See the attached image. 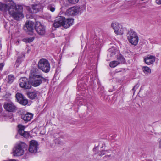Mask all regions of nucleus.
I'll use <instances>...</instances> for the list:
<instances>
[{"label":"nucleus","instance_id":"f257e3e1","mask_svg":"<svg viewBox=\"0 0 161 161\" xmlns=\"http://www.w3.org/2000/svg\"><path fill=\"white\" fill-rule=\"evenodd\" d=\"M29 78L32 86L34 87L38 86L43 82L48 80L46 78L43 76L41 71L37 68L33 69L31 71Z\"/></svg>","mask_w":161,"mask_h":161},{"label":"nucleus","instance_id":"f03ea898","mask_svg":"<svg viewBox=\"0 0 161 161\" xmlns=\"http://www.w3.org/2000/svg\"><path fill=\"white\" fill-rule=\"evenodd\" d=\"M23 7L22 5H16L14 3L11 4L8 8L10 15L16 20H18L20 18L23 17Z\"/></svg>","mask_w":161,"mask_h":161},{"label":"nucleus","instance_id":"7ed1b4c3","mask_svg":"<svg viewBox=\"0 0 161 161\" xmlns=\"http://www.w3.org/2000/svg\"><path fill=\"white\" fill-rule=\"evenodd\" d=\"M38 69L41 70L45 73L49 72L50 70L49 62L47 60L44 58L39 60L38 63Z\"/></svg>","mask_w":161,"mask_h":161},{"label":"nucleus","instance_id":"20e7f679","mask_svg":"<svg viewBox=\"0 0 161 161\" xmlns=\"http://www.w3.org/2000/svg\"><path fill=\"white\" fill-rule=\"evenodd\" d=\"M27 145L24 142H21L16 146L13 149V153L14 156H20L24 153V149L27 147Z\"/></svg>","mask_w":161,"mask_h":161},{"label":"nucleus","instance_id":"39448f33","mask_svg":"<svg viewBox=\"0 0 161 161\" xmlns=\"http://www.w3.org/2000/svg\"><path fill=\"white\" fill-rule=\"evenodd\" d=\"M127 37L130 43L135 46L137 45L139 38L136 32L132 30H130L128 33Z\"/></svg>","mask_w":161,"mask_h":161},{"label":"nucleus","instance_id":"423d86ee","mask_svg":"<svg viewBox=\"0 0 161 161\" xmlns=\"http://www.w3.org/2000/svg\"><path fill=\"white\" fill-rule=\"evenodd\" d=\"M19 82L20 86L25 89H29L31 88L32 86L29 79L25 77L21 78L19 80Z\"/></svg>","mask_w":161,"mask_h":161},{"label":"nucleus","instance_id":"0eeeda50","mask_svg":"<svg viewBox=\"0 0 161 161\" xmlns=\"http://www.w3.org/2000/svg\"><path fill=\"white\" fill-rule=\"evenodd\" d=\"M35 29L40 35H43L46 33V27L39 22H36L35 24Z\"/></svg>","mask_w":161,"mask_h":161},{"label":"nucleus","instance_id":"6e6552de","mask_svg":"<svg viewBox=\"0 0 161 161\" xmlns=\"http://www.w3.org/2000/svg\"><path fill=\"white\" fill-rule=\"evenodd\" d=\"M111 25L116 34L121 35L123 34L124 29L121 25L117 22H115L112 23Z\"/></svg>","mask_w":161,"mask_h":161},{"label":"nucleus","instance_id":"1a4fd4ad","mask_svg":"<svg viewBox=\"0 0 161 161\" xmlns=\"http://www.w3.org/2000/svg\"><path fill=\"white\" fill-rule=\"evenodd\" d=\"M80 9V7L78 6L71 7L66 10L65 14L68 16L76 15L79 13Z\"/></svg>","mask_w":161,"mask_h":161},{"label":"nucleus","instance_id":"9d476101","mask_svg":"<svg viewBox=\"0 0 161 161\" xmlns=\"http://www.w3.org/2000/svg\"><path fill=\"white\" fill-rule=\"evenodd\" d=\"M16 97L17 101L21 104L25 106L28 103V101L21 93H18L16 95Z\"/></svg>","mask_w":161,"mask_h":161},{"label":"nucleus","instance_id":"9b49d317","mask_svg":"<svg viewBox=\"0 0 161 161\" xmlns=\"http://www.w3.org/2000/svg\"><path fill=\"white\" fill-rule=\"evenodd\" d=\"M3 107L6 111L10 112H14L17 110L16 107L12 103H5Z\"/></svg>","mask_w":161,"mask_h":161},{"label":"nucleus","instance_id":"f8f14e48","mask_svg":"<svg viewBox=\"0 0 161 161\" xmlns=\"http://www.w3.org/2000/svg\"><path fill=\"white\" fill-rule=\"evenodd\" d=\"M42 8V6L40 4L33 5L31 8L29 6H27L26 8L27 10L31 13H37L40 11Z\"/></svg>","mask_w":161,"mask_h":161},{"label":"nucleus","instance_id":"ddd939ff","mask_svg":"<svg viewBox=\"0 0 161 161\" xmlns=\"http://www.w3.org/2000/svg\"><path fill=\"white\" fill-rule=\"evenodd\" d=\"M38 144L36 141L32 140L30 142L29 151L31 153H36L37 152Z\"/></svg>","mask_w":161,"mask_h":161},{"label":"nucleus","instance_id":"4468645a","mask_svg":"<svg viewBox=\"0 0 161 161\" xmlns=\"http://www.w3.org/2000/svg\"><path fill=\"white\" fill-rule=\"evenodd\" d=\"M25 31L29 34L32 35L33 33V24L31 22L27 21L24 26Z\"/></svg>","mask_w":161,"mask_h":161},{"label":"nucleus","instance_id":"2eb2a0df","mask_svg":"<svg viewBox=\"0 0 161 161\" xmlns=\"http://www.w3.org/2000/svg\"><path fill=\"white\" fill-rule=\"evenodd\" d=\"M64 17L59 16L56 18L53 24V26L55 28H58L61 26H63V21H64Z\"/></svg>","mask_w":161,"mask_h":161},{"label":"nucleus","instance_id":"dca6fc26","mask_svg":"<svg viewBox=\"0 0 161 161\" xmlns=\"http://www.w3.org/2000/svg\"><path fill=\"white\" fill-rule=\"evenodd\" d=\"M19 130L18 131V134H19L21 136H23L24 137L26 138L28 136V133L24 131L25 127L21 125H18Z\"/></svg>","mask_w":161,"mask_h":161},{"label":"nucleus","instance_id":"f3484780","mask_svg":"<svg viewBox=\"0 0 161 161\" xmlns=\"http://www.w3.org/2000/svg\"><path fill=\"white\" fill-rule=\"evenodd\" d=\"M73 22V19L69 18L65 19L64 18L63 26L65 28H67L72 25Z\"/></svg>","mask_w":161,"mask_h":161},{"label":"nucleus","instance_id":"a211bd4d","mask_svg":"<svg viewBox=\"0 0 161 161\" xmlns=\"http://www.w3.org/2000/svg\"><path fill=\"white\" fill-rule=\"evenodd\" d=\"M155 57L152 56H148L144 59L145 63L148 65H150L153 63L155 61Z\"/></svg>","mask_w":161,"mask_h":161},{"label":"nucleus","instance_id":"6ab92c4d","mask_svg":"<svg viewBox=\"0 0 161 161\" xmlns=\"http://www.w3.org/2000/svg\"><path fill=\"white\" fill-rule=\"evenodd\" d=\"M33 115L32 114L27 113L26 114H23L21 115V118L25 122L30 121L32 118Z\"/></svg>","mask_w":161,"mask_h":161},{"label":"nucleus","instance_id":"aec40b11","mask_svg":"<svg viewBox=\"0 0 161 161\" xmlns=\"http://www.w3.org/2000/svg\"><path fill=\"white\" fill-rule=\"evenodd\" d=\"M28 97L31 99H34L36 98L37 96V92L36 91L30 92L27 93Z\"/></svg>","mask_w":161,"mask_h":161},{"label":"nucleus","instance_id":"412c9836","mask_svg":"<svg viewBox=\"0 0 161 161\" xmlns=\"http://www.w3.org/2000/svg\"><path fill=\"white\" fill-rule=\"evenodd\" d=\"M9 7L6 4L0 2V10L6 12L8 10Z\"/></svg>","mask_w":161,"mask_h":161},{"label":"nucleus","instance_id":"4be33fe9","mask_svg":"<svg viewBox=\"0 0 161 161\" xmlns=\"http://www.w3.org/2000/svg\"><path fill=\"white\" fill-rule=\"evenodd\" d=\"M117 61L119 64H120L124 63L125 62V60L122 55H119L117 57Z\"/></svg>","mask_w":161,"mask_h":161},{"label":"nucleus","instance_id":"5701e85b","mask_svg":"<svg viewBox=\"0 0 161 161\" xmlns=\"http://www.w3.org/2000/svg\"><path fill=\"white\" fill-rule=\"evenodd\" d=\"M7 79L8 80V83L11 84L14 80V77L13 75H10L8 76Z\"/></svg>","mask_w":161,"mask_h":161},{"label":"nucleus","instance_id":"b1692460","mask_svg":"<svg viewBox=\"0 0 161 161\" xmlns=\"http://www.w3.org/2000/svg\"><path fill=\"white\" fill-rule=\"evenodd\" d=\"M34 40V37H26L23 39V41L26 43H31Z\"/></svg>","mask_w":161,"mask_h":161},{"label":"nucleus","instance_id":"393cba45","mask_svg":"<svg viewBox=\"0 0 161 161\" xmlns=\"http://www.w3.org/2000/svg\"><path fill=\"white\" fill-rule=\"evenodd\" d=\"M119 64L117 61H114L110 62L109 66L111 68H114Z\"/></svg>","mask_w":161,"mask_h":161},{"label":"nucleus","instance_id":"a878e982","mask_svg":"<svg viewBox=\"0 0 161 161\" xmlns=\"http://www.w3.org/2000/svg\"><path fill=\"white\" fill-rule=\"evenodd\" d=\"M22 57L20 56L18 57L15 64V65H16V67H18L21 63L22 61Z\"/></svg>","mask_w":161,"mask_h":161},{"label":"nucleus","instance_id":"bb28decb","mask_svg":"<svg viewBox=\"0 0 161 161\" xmlns=\"http://www.w3.org/2000/svg\"><path fill=\"white\" fill-rule=\"evenodd\" d=\"M143 71L144 72L147 74L150 73L151 72V69L148 67H143Z\"/></svg>","mask_w":161,"mask_h":161},{"label":"nucleus","instance_id":"cd10ccee","mask_svg":"<svg viewBox=\"0 0 161 161\" xmlns=\"http://www.w3.org/2000/svg\"><path fill=\"white\" fill-rule=\"evenodd\" d=\"M47 9L52 12H53L55 10V6L53 4H49L47 6Z\"/></svg>","mask_w":161,"mask_h":161},{"label":"nucleus","instance_id":"c85d7f7f","mask_svg":"<svg viewBox=\"0 0 161 161\" xmlns=\"http://www.w3.org/2000/svg\"><path fill=\"white\" fill-rule=\"evenodd\" d=\"M81 83L80 81H78L77 82L78 88L79 90H81L83 88V86L82 85L83 84H81Z\"/></svg>","mask_w":161,"mask_h":161},{"label":"nucleus","instance_id":"c756f323","mask_svg":"<svg viewBox=\"0 0 161 161\" xmlns=\"http://www.w3.org/2000/svg\"><path fill=\"white\" fill-rule=\"evenodd\" d=\"M79 0H68L69 2L71 4H74L77 3Z\"/></svg>","mask_w":161,"mask_h":161},{"label":"nucleus","instance_id":"7c9ffc66","mask_svg":"<svg viewBox=\"0 0 161 161\" xmlns=\"http://www.w3.org/2000/svg\"><path fill=\"white\" fill-rule=\"evenodd\" d=\"M106 151H107V150H102L99 153V155L100 156H102L105 154V152Z\"/></svg>","mask_w":161,"mask_h":161},{"label":"nucleus","instance_id":"2f4dec72","mask_svg":"<svg viewBox=\"0 0 161 161\" xmlns=\"http://www.w3.org/2000/svg\"><path fill=\"white\" fill-rule=\"evenodd\" d=\"M110 157H111V155H105V156H104L103 158L104 160H106L108 159H109V158Z\"/></svg>","mask_w":161,"mask_h":161},{"label":"nucleus","instance_id":"473e14b6","mask_svg":"<svg viewBox=\"0 0 161 161\" xmlns=\"http://www.w3.org/2000/svg\"><path fill=\"white\" fill-rule=\"evenodd\" d=\"M139 87V86L137 84L132 89V91H133L134 92H135V91H136L137 89H138V88Z\"/></svg>","mask_w":161,"mask_h":161},{"label":"nucleus","instance_id":"72a5a7b5","mask_svg":"<svg viewBox=\"0 0 161 161\" xmlns=\"http://www.w3.org/2000/svg\"><path fill=\"white\" fill-rule=\"evenodd\" d=\"M4 65V64L3 63H1L0 64V71L2 70Z\"/></svg>","mask_w":161,"mask_h":161},{"label":"nucleus","instance_id":"f704fd0d","mask_svg":"<svg viewBox=\"0 0 161 161\" xmlns=\"http://www.w3.org/2000/svg\"><path fill=\"white\" fill-rule=\"evenodd\" d=\"M5 1L7 3L8 2L10 3L11 4H12L13 3H14L12 0H5Z\"/></svg>","mask_w":161,"mask_h":161},{"label":"nucleus","instance_id":"c9c22d12","mask_svg":"<svg viewBox=\"0 0 161 161\" xmlns=\"http://www.w3.org/2000/svg\"><path fill=\"white\" fill-rule=\"evenodd\" d=\"M156 2L158 4H161V0H156Z\"/></svg>","mask_w":161,"mask_h":161},{"label":"nucleus","instance_id":"e433bc0d","mask_svg":"<svg viewBox=\"0 0 161 161\" xmlns=\"http://www.w3.org/2000/svg\"><path fill=\"white\" fill-rule=\"evenodd\" d=\"M58 143L59 144H62L63 143V142H61V141L58 142Z\"/></svg>","mask_w":161,"mask_h":161},{"label":"nucleus","instance_id":"4c0bfd02","mask_svg":"<svg viewBox=\"0 0 161 161\" xmlns=\"http://www.w3.org/2000/svg\"><path fill=\"white\" fill-rule=\"evenodd\" d=\"M100 89H102V92H103V88L101 87V88H100Z\"/></svg>","mask_w":161,"mask_h":161},{"label":"nucleus","instance_id":"58836bf2","mask_svg":"<svg viewBox=\"0 0 161 161\" xmlns=\"http://www.w3.org/2000/svg\"><path fill=\"white\" fill-rule=\"evenodd\" d=\"M2 108H1V107H0V113L2 112Z\"/></svg>","mask_w":161,"mask_h":161},{"label":"nucleus","instance_id":"ea45409f","mask_svg":"<svg viewBox=\"0 0 161 161\" xmlns=\"http://www.w3.org/2000/svg\"><path fill=\"white\" fill-rule=\"evenodd\" d=\"M75 69H73V71H72V72Z\"/></svg>","mask_w":161,"mask_h":161},{"label":"nucleus","instance_id":"a19ab883","mask_svg":"<svg viewBox=\"0 0 161 161\" xmlns=\"http://www.w3.org/2000/svg\"><path fill=\"white\" fill-rule=\"evenodd\" d=\"M100 89V87H99L98 88V89L99 90Z\"/></svg>","mask_w":161,"mask_h":161},{"label":"nucleus","instance_id":"79ce46f5","mask_svg":"<svg viewBox=\"0 0 161 161\" xmlns=\"http://www.w3.org/2000/svg\"><path fill=\"white\" fill-rule=\"evenodd\" d=\"M17 135L16 136V137H15V138H16V137H16V136H17Z\"/></svg>","mask_w":161,"mask_h":161}]
</instances>
